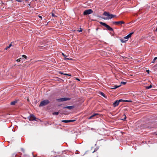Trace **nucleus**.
<instances>
[{"instance_id": "obj_18", "label": "nucleus", "mask_w": 157, "mask_h": 157, "mask_svg": "<svg viewBox=\"0 0 157 157\" xmlns=\"http://www.w3.org/2000/svg\"><path fill=\"white\" fill-rule=\"evenodd\" d=\"M157 59V57H155L154 59H153V61L152 62V63H154L155 61V60Z\"/></svg>"}, {"instance_id": "obj_10", "label": "nucleus", "mask_w": 157, "mask_h": 157, "mask_svg": "<svg viewBox=\"0 0 157 157\" xmlns=\"http://www.w3.org/2000/svg\"><path fill=\"white\" fill-rule=\"evenodd\" d=\"M119 104V101H118V100H116L113 104V106L114 107H116Z\"/></svg>"}, {"instance_id": "obj_27", "label": "nucleus", "mask_w": 157, "mask_h": 157, "mask_svg": "<svg viewBox=\"0 0 157 157\" xmlns=\"http://www.w3.org/2000/svg\"><path fill=\"white\" fill-rule=\"evenodd\" d=\"M67 59H71L67 58H66V57H65L64 60H67Z\"/></svg>"}, {"instance_id": "obj_30", "label": "nucleus", "mask_w": 157, "mask_h": 157, "mask_svg": "<svg viewBox=\"0 0 157 157\" xmlns=\"http://www.w3.org/2000/svg\"><path fill=\"white\" fill-rule=\"evenodd\" d=\"M132 102V101L131 100H127V102Z\"/></svg>"}, {"instance_id": "obj_33", "label": "nucleus", "mask_w": 157, "mask_h": 157, "mask_svg": "<svg viewBox=\"0 0 157 157\" xmlns=\"http://www.w3.org/2000/svg\"><path fill=\"white\" fill-rule=\"evenodd\" d=\"M92 117H92V116L91 115L89 118V119H91Z\"/></svg>"}, {"instance_id": "obj_26", "label": "nucleus", "mask_w": 157, "mask_h": 157, "mask_svg": "<svg viewBox=\"0 0 157 157\" xmlns=\"http://www.w3.org/2000/svg\"><path fill=\"white\" fill-rule=\"evenodd\" d=\"M52 17H56V16L55 15V14L53 13H52Z\"/></svg>"}, {"instance_id": "obj_13", "label": "nucleus", "mask_w": 157, "mask_h": 157, "mask_svg": "<svg viewBox=\"0 0 157 157\" xmlns=\"http://www.w3.org/2000/svg\"><path fill=\"white\" fill-rule=\"evenodd\" d=\"M12 44H10L8 46H7L5 48V50H7L8 48H10L11 46H12Z\"/></svg>"}, {"instance_id": "obj_6", "label": "nucleus", "mask_w": 157, "mask_h": 157, "mask_svg": "<svg viewBox=\"0 0 157 157\" xmlns=\"http://www.w3.org/2000/svg\"><path fill=\"white\" fill-rule=\"evenodd\" d=\"M70 99V98H60L57 99H56V101L59 102H62L67 100H69Z\"/></svg>"}, {"instance_id": "obj_3", "label": "nucleus", "mask_w": 157, "mask_h": 157, "mask_svg": "<svg viewBox=\"0 0 157 157\" xmlns=\"http://www.w3.org/2000/svg\"><path fill=\"white\" fill-rule=\"evenodd\" d=\"M99 23L101 25H102L105 26L106 28H107V29L108 30L110 31H113V30L112 28L111 27H110L109 25H107L105 23L102 22H100Z\"/></svg>"}, {"instance_id": "obj_41", "label": "nucleus", "mask_w": 157, "mask_h": 157, "mask_svg": "<svg viewBox=\"0 0 157 157\" xmlns=\"http://www.w3.org/2000/svg\"><path fill=\"white\" fill-rule=\"evenodd\" d=\"M155 31H157V28H156Z\"/></svg>"}, {"instance_id": "obj_23", "label": "nucleus", "mask_w": 157, "mask_h": 157, "mask_svg": "<svg viewBox=\"0 0 157 157\" xmlns=\"http://www.w3.org/2000/svg\"><path fill=\"white\" fill-rule=\"evenodd\" d=\"M123 100L122 99H121L119 100H118V101H119V103L121 101H123Z\"/></svg>"}, {"instance_id": "obj_2", "label": "nucleus", "mask_w": 157, "mask_h": 157, "mask_svg": "<svg viewBox=\"0 0 157 157\" xmlns=\"http://www.w3.org/2000/svg\"><path fill=\"white\" fill-rule=\"evenodd\" d=\"M133 33V32L129 34H128L127 36H124V39L126 40H124L123 39H120V40L122 43H125L127 41L128 39L131 37V35Z\"/></svg>"}, {"instance_id": "obj_20", "label": "nucleus", "mask_w": 157, "mask_h": 157, "mask_svg": "<svg viewBox=\"0 0 157 157\" xmlns=\"http://www.w3.org/2000/svg\"><path fill=\"white\" fill-rule=\"evenodd\" d=\"M121 83L124 85H125L126 83V82H121Z\"/></svg>"}, {"instance_id": "obj_7", "label": "nucleus", "mask_w": 157, "mask_h": 157, "mask_svg": "<svg viewBox=\"0 0 157 157\" xmlns=\"http://www.w3.org/2000/svg\"><path fill=\"white\" fill-rule=\"evenodd\" d=\"M28 118L30 121H36V118L33 114L30 115L28 117Z\"/></svg>"}, {"instance_id": "obj_34", "label": "nucleus", "mask_w": 157, "mask_h": 157, "mask_svg": "<svg viewBox=\"0 0 157 157\" xmlns=\"http://www.w3.org/2000/svg\"><path fill=\"white\" fill-rule=\"evenodd\" d=\"M123 102H127V100H123Z\"/></svg>"}, {"instance_id": "obj_36", "label": "nucleus", "mask_w": 157, "mask_h": 157, "mask_svg": "<svg viewBox=\"0 0 157 157\" xmlns=\"http://www.w3.org/2000/svg\"><path fill=\"white\" fill-rule=\"evenodd\" d=\"M78 31L79 32H82V30L81 29L80 30H78Z\"/></svg>"}, {"instance_id": "obj_29", "label": "nucleus", "mask_w": 157, "mask_h": 157, "mask_svg": "<svg viewBox=\"0 0 157 157\" xmlns=\"http://www.w3.org/2000/svg\"><path fill=\"white\" fill-rule=\"evenodd\" d=\"M69 121H70V122H72L75 121V120H69Z\"/></svg>"}, {"instance_id": "obj_5", "label": "nucleus", "mask_w": 157, "mask_h": 157, "mask_svg": "<svg viewBox=\"0 0 157 157\" xmlns=\"http://www.w3.org/2000/svg\"><path fill=\"white\" fill-rule=\"evenodd\" d=\"M93 12V10L90 9H88L85 10L83 12V14L84 15L90 14L92 13Z\"/></svg>"}, {"instance_id": "obj_31", "label": "nucleus", "mask_w": 157, "mask_h": 157, "mask_svg": "<svg viewBox=\"0 0 157 157\" xmlns=\"http://www.w3.org/2000/svg\"><path fill=\"white\" fill-rule=\"evenodd\" d=\"M62 55H63L64 57L67 56L64 55V54L63 53H62Z\"/></svg>"}, {"instance_id": "obj_8", "label": "nucleus", "mask_w": 157, "mask_h": 157, "mask_svg": "<svg viewBox=\"0 0 157 157\" xmlns=\"http://www.w3.org/2000/svg\"><path fill=\"white\" fill-rule=\"evenodd\" d=\"M113 23L115 25H121L122 24H124V22L123 21H113Z\"/></svg>"}, {"instance_id": "obj_28", "label": "nucleus", "mask_w": 157, "mask_h": 157, "mask_svg": "<svg viewBox=\"0 0 157 157\" xmlns=\"http://www.w3.org/2000/svg\"><path fill=\"white\" fill-rule=\"evenodd\" d=\"M22 57H23L24 58H26L27 57L25 55H23L22 56Z\"/></svg>"}, {"instance_id": "obj_16", "label": "nucleus", "mask_w": 157, "mask_h": 157, "mask_svg": "<svg viewBox=\"0 0 157 157\" xmlns=\"http://www.w3.org/2000/svg\"><path fill=\"white\" fill-rule=\"evenodd\" d=\"M152 87V86L151 85H150L149 86H147L146 87V88L147 89H148L151 88Z\"/></svg>"}, {"instance_id": "obj_15", "label": "nucleus", "mask_w": 157, "mask_h": 157, "mask_svg": "<svg viewBox=\"0 0 157 157\" xmlns=\"http://www.w3.org/2000/svg\"><path fill=\"white\" fill-rule=\"evenodd\" d=\"M59 113V112H55L53 113V115H58Z\"/></svg>"}, {"instance_id": "obj_38", "label": "nucleus", "mask_w": 157, "mask_h": 157, "mask_svg": "<svg viewBox=\"0 0 157 157\" xmlns=\"http://www.w3.org/2000/svg\"><path fill=\"white\" fill-rule=\"evenodd\" d=\"M147 71L148 73H149V70H147Z\"/></svg>"}, {"instance_id": "obj_4", "label": "nucleus", "mask_w": 157, "mask_h": 157, "mask_svg": "<svg viewBox=\"0 0 157 157\" xmlns=\"http://www.w3.org/2000/svg\"><path fill=\"white\" fill-rule=\"evenodd\" d=\"M50 102L48 100H45L41 101L39 105V106H43L48 104Z\"/></svg>"}, {"instance_id": "obj_12", "label": "nucleus", "mask_w": 157, "mask_h": 157, "mask_svg": "<svg viewBox=\"0 0 157 157\" xmlns=\"http://www.w3.org/2000/svg\"><path fill=\"white\" fill-rule=\"evenodd\" d=\"M121 86V85H119V86H113V87H112V88H111V89H116L118 87H120Z\"/></svg>"}, {"instance_id": "obj_43", "label": "nucleus", "mask_w": 157, "mask_h": 157, "mask_svg": "<svg viewBox=\"0 0 157 157\" xmlns=\"http://www.w3.org/2000/svg\"><path fill=\"white\" fill-rule=\"evenodd\" d=\"M22 149V150H23V148H22V149Z\"/></svg>"}, {"instance_id": "obj_11", "label": "nucleus", "mask_w": 157, "mask_h": 157, "mask_svg": "<svg viewBox=\"0 0 157 157\" xmlns=\"http://www.w3.org/2000/svg\"><path fill=\"white\" fill-rule=\"evenodd\" d=\"M17 102V100H15V101H14L11 102L10 103V104L12 105H14Z\"/></svg>"}, {"instance_id": "obj_19", "label": "nucleus", "mask_w": 157, "mask_h": 157, "mask_svg": "<svg viewBox=\"0 0 157 157\" xmlns=\"http://www.w3.org/2000/svg\"><path fill=\"white\" fill-rule=\"evenodd\" d=\"M97 115H98V113H94V114H93L92 115V117H93Z\"/></svg>"}, {"instance_id": "obj_17", "label": "nucleus", "mask_w": 157, "mask_h": 157, "mask_svg": "<svg viewBox=\"0 0 157 157\" xmlns=\"http://www.w3.org/2000/svg\"><path fill=\"white\" fill-rule=\"evenodd\" d=\"M100 94L104 97H105V94L102 92H100Z\"/></svg>"}, {"instance_id": "obj_35", "label": "nucleus", "mask_w": 157, "mask_h": 157, "mask_svg": "<svg viewBox=\"0 0 157 157\" xmlns=\"http://www.w3.org/2000/svg\"><path fill=\"white\" fill-rule=\"evenodd\" d=\"M76 80L78 81H80V79L79 78H76Z\"/></svg>"}, {"instance_id": "obj_24", "label": "nucleus", "mask_w": 157, "mask_h": 157, "mask_svg": "<svg viewBox=\"0 0 157 157\" xmlns=\"http://www.w3.org/2000/svg\"><path fill=\"white\" fill-rule=\"evenodd\" d=\"M20 59H21V58H20V59H17L16 61L17 62H20Z\"/></svg>"}, {"instance_id": "obj_32", "label": "nucleus", "mask_w": 157, "mask_h": 157, "mask_svg": "<svg viewBox=\"0 0 157 157\" xmlns=\"http://www.w3.org/2000/svg\"><path fill=\"white\" fill-rule=\"evenodd\" d=\"M91 130H95V129L94 128H91Z\"/></svg>"}, {"instance_id": "obj_21", "label": "nucleus", "mask_w": 157, "mask_h": 157, "mask_svg": "<svg viewBox=\"0 0 157 157\" xmlns=\"http://www.w3.org/2000/svg\"><path fill=\"white\" fill-rule=\"evenodd\" d=\"M124 118L122 120H123V121H125L126 120V115L125 114H124Z\"/></svg>"}, {"instance_id": "obj_25", "label": "nucleus", "mask_w": 157, "mask_h": 157, "mask_svg": "<svg viewBox=\"0 0 157 157\" xmlns=\"http://www.w3.org/2000/svg\"><path fill=\"white\" fill-rule=\"evenodd\" d=\"M59 73L60 74H62V75H63L64 74V73L62 72V71H59Z\"/></svg>"}, {"instance_id": "obj_22", "label": "nucleus", "mask_w": 157, "mask_h": 157, "mask_svg": "<svg viewBox=\"0 0 157 157\" xmlns=\"http://www.w3.org/2000/svg\"><path fill=\"white\" fill-rule=\"evenodd\" d=\"M64 75H68V76H71V75H69V74H66V73H64Z\"/></svg>"}, {"instance_id": "obj_14", "label": "nucleus", "mask_w": 157, "mask_h": 157, "mask_svg": "<svg viewBox=\"0 0 157 157\" xmlns=\"http://www.w3.org/2000/svg\"><path fill=\"white\" fill-rule=\"evenodd\" d=\"M70 121H69V120H62V121L63 122H64V123H68V122H70Z\"/></svg>"}, {"instance_id": "obj_40", "label": "nucleus", "mask_w": 157, "mask_h": 157, "mask_svg": "<svg viewBox=\"0 0 157 157\" xmlns=\"http://www.w3.org/2000/svg\"><path fill=\"white\" fill-rule=\"evenodd\" d=\"M17 1H18V2H21V1H19V0H16Z\"/></svg>"}, {"instance_id": "obj_9", "label": "nucleus", "mask_w": 157, "mask_h": 157, "mask_svg": "<svg viewBox=\"0 0 157 157\" xmlns=\"http://www.w3.org/2000/svg\"><path fill=\"white\" fill-rule=\"evenodd\" d=\"M75 106L74 105L73 106H65L63 107V109H67L70 110H71L72 109H73L74 108Z\"/></svg>"}, {"instance_id": "obj_1", "label": "nucleus", "mask_w": 157, "mask_h": 157, "mask_svg": "<svg viewBox=\"0 0 157 157\" xmlns=\"http://www.w3.org/2000/svg\"><path fill=\"white\" fill-rule=\"evenodd\" d=\"M103 14L106 16L108 17H103L102 18L104 20L110 19L113 18V14H110L108 12L105 11L104 12Z\"/></svg>"}, {"instance_id": "obj_39", "label": "nucleus", "mask_w": 157, "mask_h": 157, "mask_svg": "<svg viewBox=\"0 0 157 157\" xmlns=\"http://www.w3.org/2000/svg\"><path fill=\"white\" fill-rule=\"evenodd\" d=\"M113 17H115L116 16V15H113Z\"/></svg>"}, {"instance_id": "obj_42", "label": "nucleus", "mask_w": 157, "mask_h": 157, "mask_svg": "<svg viewBox=\"0 0 157 157\" xmlns=\"http://www.w3.org/2000/svg\"><path fill=\"white\" fill-rule=\"evenodd\" d=\"M98 30V29H96V30Z\"/></svg>"}, {"instance_id": "obj_37", "label": "nucleus", "mask_w": 157, "mask_h": 157, "mask_svg": "<svg viewBox=\"0 0 157 157\" xmlns=\"http://www.w3.org/2000/svg\"><path fill=\"white\" fill-rule=\"evenodd\" d=\"M39 17L40 18H42V17L41 16H39Z\"/></svg>"}]
</instances>
